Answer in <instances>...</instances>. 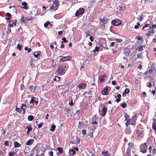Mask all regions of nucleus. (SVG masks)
I'll use <instances>...</instances> for the list:
<instances>
[{"instance_id":"f257e3e1","label":"nucleus","mask_w":156,"mask_h":156,"mask_svg":"<svg viewBox=\"0 0 156 156\" xmlns=\"http://www.w3.org/2000/svg\"><path fill=\"white\" fill-rule=\"evenodd\" d=\"M66 68V65L65 64L59 65L58 67L57 72L58 74L60 75L64 74Z\"/></svg>"},{"instance_id":"f03ea898","label":"nucleus","mask_w":156,"mask_h":156,"mask_svg":"<svg viewBox=\"0 0 156 156\" xmlns=\"http://www.w3.org/2000/svg\"><path fill=\"white\" fill-rule=\"evenodd\" d=\"M136 119L133 116L131 118H130L126 121L125 124L126 127H127L129 125H134Z\"/></svg>"},{"instance_id":"7ed1b4c3","label":"nucleus","mask_w":156,"mask_h":156,"mask_svg":"<svg viewBox=\"0 0 156 156\" xmlns=\"http://www.w3.org/2000/svg\"><path fill=\"white\" fill-rule=\"evenodd\" d=\"M54 4L52 5L50 7V9H55V10L58 9V8L59 5V2L58 0H55L53 2Z\"/></svg>"},{"instance_id":"20e7f679","label":"nucleus","mask_w":156,"mask_h":156,"mask_svg":"<svg viewBox=\"0 0 156 156\" xmlns=\"http://www.w3.org/2000/svg\"><path fill=\"white\" fill-rule=\"evenodd\" d=\"M140 152H142L143 153H145L147 152V147L146 145V143L142 144L140 147Z\"/></svg>"},{"instance_id":"39448f33","label":"nucleus","mask_w":156,"mask_h":156,"mask_svg":"<svg viewBox=\"0 0 156 156\" xmlns=\"http://www.w3.org/2000/svg\"><path fill=\"white\" fill-rule=\"evenodd\" d=\"M107 76L105 74H104L103 75H101L99 78V81L100 83H103L105 82V80L107 79Z\"/></svg>"},{"instance_id":"423d86ee","label":"nucleus","mask_w":156,"mask_h":156,"mask_svg":"<svg viewBox=\"0 0 156 156\" xmlns=\"http://www.w3.org/2000/svg\"><path fill=\"white\" fill-rule=\"evenodd\" d=\"M84 9L83 8H80L78 10H77L75 13V16L78 17L79 15H81L84 11Z\"/></svg>"},{"instance_id":"0eeeda50","label":"nucleus","mask_w":156,"mask_h":156,"mask_svg":"<svg viewBox=\"0 0 156 156\" xmlns=\"http://www.w3.org/2000/svg\"><path fill=\"white\" fill-rule=\"evenodd\" d=\"M112 23L114 25L117 26L121 24L120 20L118 19L113 20L112 21Z\"/></svg>"},{"instance_id":"6e6552de","label":"nucleus","mask_w":156,"mask_h":156,"mask_svg":"<svg viewBox=\"0 0 156 156\" xmlns=\"http://www.w3.org/2000/svg\"><path fill=\"white\" fill-rule=\"evenodd\" d=\"M72 57L70 56L63 57L60 60V62H64L70 60Z\"/></svg>"},{"instance_id":"1a4fd4ad","label":"nucleus","mask_w":156,"mask_h":156,"mask_svg":"<svg viewBox=\"0 0 156 156\" xmlns=\"http://www.w3.org/2000/svg\"><path fill=\"white\" fill-rule=\"evenodd\" d=\"M148 27H149L150 29H152L153 28H156V25L152 24L151 26L149 24H146L143 27L142 30H144L145 28Z\"/></svg>"},{"instance_id":"9d476101","label":"nucleus","mask_w":156,"mask_h":156,"mask_svg":"<svg viewBox=\"0 0 156 156\" xmlns=\"http://www.w3.org/2000/svg\"><path fill=\"white\" fill-rule=\"evenodd\" d=\"M154 71V73H156V71L155 69L154 65H152L150 69L148 70V73L150 74L152 73Z\"/></svg>"},{"instance_id":"9b49d317","label":"nucleus","mask_w":156,"mask_h":156,"mask_svg":"<svg viewBox=\"0 0 156 156\" xmlns=\"http://www.w3.org/2000/svg\"><path fill=\"white\" fill-rule=\"evenodd\" d=\"M143 131L142 130H137L136 131V134L137 135V136L138 137H142L144 136V134L143 133Z\"/></svg>"},{"instance_id":"f8f14e48","label":"nucleus","mask_w":156,"mask_h":156,"mask_svg":"<svg viewBox=\"0 0 156 156\" xmlns=\"http://www.w3.org/2000/svg\"><path fill=\"white\" fill-rule=\"evenodd\" d=\"M124 54L126 56H127L129 55V54L130 53L131 51L130 49L127 48H125L124 49Z\"/></svg>"},{"instance_id":"ddd939ff","label":"nucleus","mask_w":156,"mask_h":156,"mask_svg":"<svg viewBox=\"0 0 156 156\" xmlns=\"http://www.w3.org/2000/svg\"><path fill=\"white\" fill-rule=\"evenodd\" d=\"M107 112V108L104 106L102 108L101 111V115L102 116H104L105 115L106 113Z\"/></svg>"},{"instance_id":"4468645a","label":"nucleus","mask_w":156,"mask_h":156,"mask_svg":"<svg viewBox=\"0 0 156 156\" xmlns=\"http://www.w3.org/2000/svg\"><path fill=\"white\" fill-rule=\"evenodd\" d=\"M87 86L86 84L84 83H82L80 84L77 87L79 89H84Z\"/></svg>"},{"instance_id":"2eb2a0df","label":"nucleus","mask_w":156,"mask_h":156,"mask_svg":"<svg viewBox=\"0 0 156 156\" xmlns=\"http://www.w3.org/2000/svg\"><path fill=\"white\" fill-rule=\"evenodd\" d=\"M151 82L153 83L154 85L155 86V80L154 79H152L149 83H147V86L149 87H151Z\"/></svg>"},{"instance_id":"dca6fc26","label":"nucleus","mask_w":156,"mask_h":156,"mask_svg":"<svg viewBox=\"0 0 156 156\" xmlns=\"http://www.w3.org/2000/svg\"><path fill=\"white\" fill-rule=\"evenodd\" d=\"M34 140L33 139H29L27 142L26 143V145H32L34 142Z\"/></svg>"},{"instance_id":"f3484780","label":"nucleus","mask_w":156,"mask_h":156,"mask_svg":"<svg viewBox=\"0 0 156 156\" xmlns=\"http://www.w3.org/2000/svg\"><path fill=\"white\" fill-rule=\"evenodd\" d=\"M108 20V19L107 18L104 17L103 19H100V22H102L104 24L106 23Z\"/></svg>"},{"instance_id":"a211bd4d","label":"nucleus","mask_w":156,"mask_h":156,"mask_svg":"<svg viewBox=\"0 0 156 156\" xmlns=\"http://www.w3.org/2000/svg\"><path fill=\"white\" fill-rule=\"evenodd\" d=\"M121 96L120 94H118L117 96H115V98H116L117 97L118 98H116V101L117 103H119L121 101L120 98H121Z\"/></svg>"},{"instance_id":"6ab92c4d","label":"nucleus","mask_w":156,"mask_h":156,"mask_svg":"<svg viewBox=\"0 0 156 156\" xmlns=\"http://www.w3.org/2000/svg\"><path fill=\"white\" fill-rule=\"evenodd\" d=\"M153 120H154V121L152 124V127L154 130H156V119H155L154 118H153Z\"/></svg>"},{"instance_id":"aec40b11","label":"nucleus","mask_w":156,"mask_h":156,"mask_svg":"<svg viewBox=\"0 0 156 156\" xmlns=\"http://www.w3.org/2000/svg\"><path fill=\"white\" fill-rule=\"evenodd\" d=\"M22 5L24 6H21V8H23L25 9H28V8L27 7V3L25 2H23L22 3Z\"/></svg>"},{"instance_id":"412c9836","label":"nucleus","mask_w":156,"mask_h":156,"mask_svg":"<svg viewBox=\"0 0 156 156\" xmlns=\"http://www.w3.org/2000/svg\"><path fill=\"white\" fill-rule=\"evenodd\" d=\"M108 89L106 88L105 89L103 90H102L101 93L103 95H107L108 94Z\"/></svg>"},{"instance_id":"4be33fe9","label":"nucleus","mask_w":156,"mask_h":156,"mask_svg":"<svg viewBox=\"0 0 156 156\" xmlns=\"http://www.w3.org/2000/svg\"><path fill=\"white\" fill-rule=\"evenodd\" d=\"M154 33V30L153 29H151V30H150L149 32L147 34L148 37H149L151 35V34H153Z\"/></svg>"},{"instance_id":"5701e85b","label":"nucleus","mask_w":156,"mask_h":156,"mask_svg":"<svg viewBox=\"0 0 156 156\" xmlns=\"http://www.w3.org/2000/svg\"><path fill=\"white\" fill-rule=\"evenodd\" d=\"M6 16H7V17H6V19L7 20H9L11 18V15L9 13H7L6 14Z\"/></svg>"},{"instance_id":"b1692460","label":"nucleus","mask_w":156,"mask_h":156,"mask_svg":"<svg viewBox=\"0 0 156 156\" xmlns=\"http://www.w3.org/2000/svg\"><path fill=\"white\" fill-rule=\"evenodd\" d=\"M69 153L70 154L74 155L76 154V151L74 150L73 148H72L71 149H70L69 150Z\"/></svg>"},{"instance_id":"393cba45","label":"nucleus","mask_w":156,"mask_h":156,"mask_svg":"<svg viewBox=\"0 0 156 156\" xmlns=\"http://www.w3.org/2000/svg\"><path fill=\"white\" fill-rule=\"evenodd\" d=\"M57 150L58 152V154H60L63 151V149L62 147H58Z\"/></svg>"},{"instance_id":"a878e982","label":"nucleus","mask_w":156,"mask_h":156,"mask_svg":"<svg viewBox=\"0 0 156 156\" xmlns=\"http://www.w3.org/2000/svg\"><path fill=\"white\" fill-rule=\"evenodd\" d=\"M14 145L15 147H19L20 146V144L16 141L14 143Z\"/></svg>"},{"instance_id":"bb28decb","label":"nucleus","mask_w":156,"mask_h":156,"mask_svg":"<svg viewBox=\"0 0 156 156\" xmlns=\"http://www.w3.org/2000/svg\"><path fill=\"white\" fill-rule=\"evenodd\" d=\"M55 125L54 124H52L51 126V128L50 129V130L51 131H53L55 130Z\"/></svg>"},{"instance_id":"cd10ccee","label":"nucleus","mask_w":156,"mask_h":156,"mask_svg":"<svg viewBox=\"0 0 156 156\" xmlns=\"http://www.w3.org/2000/svg\"><path fill=\"white\" fill-rule=\"evenodd\" d=\"M34 119V117L33 115H30L28 117V120L31 121Z\"/></svg>"},{"instance_id":"c85d7f7f","label":"nucleus","mask_w":156,"mask_h":156,"mask_svg":"<svg viewBox=\"0 0 156 156\" xmlns=\"http://www.w3.org/2000/svg\"><path fill=\"white\" fill-rule=\"evenodd\" d=\"M60 78H61L60 77L56 76L54 79V80L56 81H58L60 79Z\"/></svg>"},{"instance_id":"c756f323","label":"nucleus","mask_w":156,"mask_h":156,"mask_svg":"<svg viewBox=\"0 0 156 156\" xmlns=\"http://www.w3.org/2000/svg\"><path fill=\"white\" fill-rule=\"evenodd\" d=\"M104 152L103 151L102 152V154L104 155V156H108L109 153L108 151H104Z\"/></svg>"},{"instance_id":"7c9ffc66","label":"nucleus","mask_w":156,"mask_h":156,"mask_svg":"<svg viewBox=\"0 0 156 156\" xmlns=\"http://www.w3.org/2000/svg\"><path fill=\"white\" fill-rule=\"evenodd\" d=\"M26 129H27V131H29L31 130L32 129V128L31 126L30 125L27 126L26 127Z\"/></svg>"},{"instance_id":"2f4dec72","label":"nucleus","mask_w":156,"mask_h":156,"mask_svg":"<svg viewBox=\"0 0 156 156\" xmlns=\"http://www.w3.org/2000/svg\"><path fill=\"white\" fill-rule=\"evenodd\" d=\"M16 152L14 151L9 152V156H14L15 155Z\"/></svg>"},{"instance_id":"473e14b6","label":"nucleus","mask_w":156,"mask_h":156,"mask_svg":"<svg viewBox=\"0 0 156 156\" xmlns=\"http://www.w3.org/2000/svg\"><path fill=\"white\" fill-rule=\"evenodd\" d=\"M124 117L126 120V121L130 119L129 116L127 114L125 113L124 115Z\"/></svg>"},{"instance_id":"72a5a7b5","label":"nucleus","mask_w":156,"mask_h":156,"mask_svg":"<svg viewBox=\"0 0 156 156\" xmlns=\"http://www.w3.org/2000/svg\"><path fill=\"white\" fill-rule=\"evenodd\" d=\"M16 111L20 113H22V110L20 108L16 107Z\"/></svg>"},{"instance_id":"f704fd0d","label":"nucleus","mask_w":156,"mask_h":156,"mask_svg":"<svg viewBox=\"0 0 156 156\" xmlns=\"http://www.w3.org/2000/svg\"><path fill=\"white\" fill-rule=\"evenodd\" d=\"M99 48H100L99 47H96L95 49L93 50V52H95L96 51H99Z\"/></svg>"},{"instance_id":"c9c22d12","label":"nucleus","mask_w":156,"mask_h":156,"mask_svg":"<svg viewBox=\"0 0 156 156\" xmlns=\"http://www.w3.org/2000/svg\"><path fill=\"white\" fill-rule=\"evenodd\" d=\"M35 98L34 97H32L31 98V100H30V104L33 103L34 102V101H35V100H34Z\"/></svg>"},{"instance_id":"e433bc0d","label":"nucleus","mask_w":156,"mask_h":156,"mask_svg":"<svg viewBox=\"0 0 156 156\" xmlns=\"http://www.w3.org/2000/svg\"><path fill=\"white\" fill-rule=\"evenodd\" d=\"M143 45H140L138 48V51H142L143 50Z\"/></svg>"},{"instance_id":"4c0bfd02","label":"nucleus","mask_w":156,"mask_h":156,"mask_svg":"<svg viewBox=\"0 0 156 156\" xmlns=\"http://www.w3.org/2000/svg\"><path fill=\"white\" fill-rule=\"evenodd\" d=\"M22 45L20 44H18L17 48L20 51L21 50V48L22 47Z\"/></svg>"},{"instance_id":"58836bf2","label":"nucleus","mask_w":156,"mask_h":156,"mask_svg":"<svg viewBox=\"0 0 156 156\" xmlns=\"http://www.w3.org/2000/svg\"><path fill=\"white\" fill-rule=\"evenodd\" d=\"M40 55V54L37 52H35L34 54V56L35 58H37Z\"/></svg>"},{"instance_id":"ea45409f","label":"nucleus","mask_w":156,"mask_h":156,"mask_svg":"<svg viewBox=\"0 0 156 156\" xmlns=\"http://www.w3.org/2000/svg\"><path fill=\"white\" fill-rule=\"evenodd\" d=\"M20 108L21 109V110H22V112L23 111V114H25V108H23V107H22V106H20Z\"/></svg>"},{"instance_id":"a19ab883","label":"nucleus","mask_w":156,"mask_h":156,"mask_svg":"<svg viewBox=\"0 0 156 156\" xmlns=\"http://www.w3.org/2000/svg\"><path fill=\"white\" fill-rule=\"evenodd\" d=\"M86 130L85 129H83L82 130V133L83 135H86Z\"/></svg>"},{"instance_id":"79ce46f5","label":"nucleus","mask_w":156,"mask_h":156,"mask_svg":"<svg viewBox=\"0 0 156 156\" xmlns=\"http://www.w3.org/2000/svg\"><path fill=\"white\" fill-rule=\"evenodd\" d=\"M62 40L63 41L61 42V43H63L64 42L65 43H67V41L66 40V37H64L62 38Z\"/></svg>"},{"instance_id":"37998d69","label":"nucleus","mask_w":156,"mask_h":156,"mask_svg":"<svg viewBox=\"0 0 156 156\" xmlns=\"http://www.w3.org/2000/svg\"><path fill=\"white\" fill-rule=\"evenodd\" d=\"M50 22L49 21L47 22L46 23H44V27H47L48 26Z\"/></svg>"},{"instance_id":"c03bdc74","label":"nucleus","mask_w":156,"mask_h":156,"mask_svg":"<svg viewBox=\"0 0 156 156\" xmlns=\"http://www.w3.org/2000/svg\"><path fill=\"white\" fill-rule=\"evenodd\" d=\"M29 104L28 103H27V105H26L25 104H22L21 106H22V107L25 106V107H27V108L29 107Z\"/></svg>"},{"instance_id":"a18cd8bd","label":"nucleus","mask_w":156,"mask_h":156,"mask_svg":"<svg viewBox=\"0 0 156 156\" xmlns=\"http://www.w3.org/2000/svg\"><path fill=\"white\" fill-rule=\"evenodd\" d=\"M52 66H54L55 65L56 63L54 61V60L53 59H52Z\"/></svg>"},{"instance_id":"49530a36","label":"nucleus","mask_w":156,"mask_h":156,"mask_svg":"<svg viewBox=\"0 0 156 156\" xmlns=\"http://www.w3.org/2000/svg\"><path fill=\"white\" fill-rule=\"evenodd\" d=\"M69 104L71 106H72L73 105V99L71 100L69 102Z\"/></svg>"},{"instance_id":"de8ad7c7","label":"nucleus","mask_w":156,"mask_h":156,"mask_svg":"<svg viewBox=\"0 0 156 156\" xmlns=\"http://www.w3.org/2000/svg\"><path fill=\"white\" fill-rule=\"evenodd\" d=\"M124 92L126 93V94L129 93V90L128 88H126Z\"/></svg>"},{"instance_id":"09e8293b","label":"nucleus","mask_w":156,"mask_h":156,"mask_svg":"<svg viewBox=\"0 0 156 156\" xmlns=\"http://www.w3.org/2000/svg\"><path fill=\"white\" fill-rule=\"evenodd\" d=\"M128 145L129 147H132L133 146V144L132 142H129L128 143Z\"/></svg>"},{"instance_id":"8fccbe9b","label":"nucleus","mask_w":156,"mask_h":156,"mask_svg":"<svg viewBox=\"0 0 156 156\" xmlns=\"http://www.w3.org/2000/svg\"><path fill=\"white\" fill-rule=\"evenodd\" d=\"M43 125V122H41V123L39 124L38 125V127L39 128H40Z\"/></svg>"},{"instance_id":"3c124183","label":"nucleus","mask_w":156,"mask_h":156,"mask_svg":"<svg viewBox=\"0 0 156 156\" xmlns=\"http://www.w3.org/2000/svg\"><path fill=\"white\" fill-rule=\"evenodd\" d=\"M20 21H21V22H22V23L24 22H25V20L24 19V17L23 16L21 18Z\"/></svg>"},{"instance_id":"603ef678","label":"nucleus","mask_w":156,"mask_h":156,"mask_svg":"<svg viewBox=\"0 0 156 156\" xmlns=\"http://www.w3.org/2000/svg\"><path fill=\"white\" fill-rule=\"evenodd\" d=\"M115 41L116 42L119 43H121L122 42V40L121 39H116Z\"/></svg>"},{"instance_id":"864d4df0","label":"nucleus","mask_w":156,"mask_h":156,"mask_svg":"<svg viewBox=\"0 0 156 156\" xmlns=\"http://www.w3.org/2000/svg\"><path fill=\"white\" fill-rule=\"evenodd\" d=\"M126 105L125 103H123L122 104V107L123 108H125L126 107Z\"/></svg>"},{"instance_id":"5fc2aeb1","label":"nucleus","mask_w":156,"mask_h":156,"mask_svg":"<svg viewBox=\"0 0 156 156\" xmlns=\"http://www.w3.org/2000/svg\"><path fill=\"white\" fill-rule=\"evenodd\" d=\"M4 145L5 146H9V142L7 141H5L4 142Z\"/></svg>"},{"instance_id":"6e6d98bb","label":"nucleus","mask_w":156,"mask_h":156,"mask_svg":"<svg viewBox=\"0 0 156 156\" xmlns=\"http://www.w3.org/2000/svg\"><path fill=\"white\" fill-rule=\"evenodd\" d=\"M139 20L140 21H141L143 20V17L142 15L139 18Z\"/></svg>"},{"instance_id":"4d7b16f0","label":"nucleus","mask_w":156,"mask_h":156,"mask_svg":"<svg viewBox=\"0 0 156 156\" xmlns=\"http://www.w3.org/2000/svg\"><path fill=\"white\" fill-rule=\"evenodd\" d=\"M126 133L129 134L131 133V131L130 129H128L126 131Z\"/></svg>"},{"instance_id":"13d9d810","label":"nucleus","mask_w":156,"mask_h":156,"mask_svg":"<svg viewBox=\"0 0 156 156\" xmlns=\"http://www.w3.org/2000/svg\"><path fill=\"white\" fill-rule=\"evenodd\" d=\"M90 41L92 42H93L94 41V38L92 36H90Z\"/></svg>"},{"instance_id":"bf43d9fd","label":"nucleus","mask_w":156,"mask_h":156,"mask_svg":"<svg viewBox=\"0 0 156 156\" xmlns=\"http://www.w3.org/2000/svg\"><path fill=\"white\" fill-rule=\"evenodd\" d=\"M81 112V110H77L76 111V113L78 114H80Z\"/></svg>"},{"instance_id":"052dcab7","label":"nucleus","mask_w":156,"mask_h":156,"mask_svg":"<svg viewBox=\"0 0 156 156\" xmlns=\"http://www.w3.org/2000/svg\"><path fill=\"white\" fill-rule=\"evenodd\" d=\"M112 83L113 85H115L116 84V81L115 80L112 81Z\"/></svg>"},{"instance_id":"680f3d73","label":"nucleus","mask_w":156,"mask_h":156,"mask_svg":"<svg viewBox=\"0 0 156 156\" xmlns=\"http://www.w3.org/2000/svg\"><path fill=\"white\" fill-rule=\"evenodd\" d=\"M137 38L139 40H141L142 39V37H141L139 36L137 37Z\"/></svg>"},{"instance_id":"e2e57ef3","label":"nucleus","mask_w":156,"mask_h":156,"mask_svg":"<svg viewBox=\"0 0 156 156\" xmlns=\"http://www.w3.org/2000/svg\"><path fill=\"white\" fill-rule=\"evenodd\" d=\"M115 44V43L114 42H112L110 44V46L111 47H113L114 45Z\"/></svg>"},{"instance_id":"0e129e2a","label":"nucleus","mask_w":156,"mask_h":156,"mask_svg":"<svg viewBox=\"0 0 156 156\" xmlns=\"http://www.w3.org/2000/svg\"><path fill=\"white\" fill-rule=\"evenodd\" d=\"M86 34H87L86 37H87L90 35V33H89V32H86Z\"/></svg>"},{"instance_id":"69168bd1","label":"nucleus","mask_w":156,"mask_h":156,"mask_svg":"<svg viewBox=\"0 0 156 156\" xmlns=\"http://www.w3.org/2000/svg\"><path fill=\"white\" fill-rule=\"evenodd\" d=\"M58 33L59 35H61L62 34L63 32L62 31H59L58 32Z\"/></svg>"},{"instance_id":"338daca9","label":"nucleus","mask_w":156,"mask_h":156,"mask_svg":"<svg viewBox=\"0 0 156 156\" xmlns=\"http://www.w3.org/2000/svg\"><path fill=\"white\" fill-rule=\"evenodd\" d=\"M53 152L51 151L49 152V154L50 156H53Z\"/></svg>"},{"instance_id":"774afa93","label":"nucleus","mask_w":156,"mask_h":156,"mask_svg":"<svg viewBox=\"0 0 156 156\" xmlns=\"http://www.w3.org/2000/svg\"><path fill=\"white\" fill-rule=\"evenodd\" d=\"M151 93H152V94H153V95H154L155 94V93H156V90H152V92Z\"/></svg>"}]
</instances>
